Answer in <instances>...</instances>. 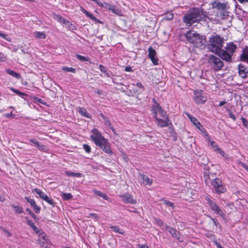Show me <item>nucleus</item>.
Returning a JSON list of instances; mask_svg holds the SVG:
<instances>
[{"instance_id":"f257e3e1","label":"nucleus","mask_w":248,"mask_h":248,"mask_svg":"<svg viewBox=\"0 0 248 248\" xmlns=\"http://www.w3.org/2000/svg\"><path fill=\"white\" fill-rule=\"evenodd\" d=\"M91 132L93 134L90 136L91 139L94 144L105 153L112 155L113 152L110 149L108 140L105 139L97 129L93 128Z\"/></svg>"},{"instance_id":"f03ea898","label":"nucleus","mask_w":248,"mask_h":248,"mask_svg":"<svg viewBox=\"0 0 248 248\" xmlns=\"http://www.w3.org/2000/svg\"><path fill=\"white\" fill-rule=\"evenodd\" d=\"M152 111L158 126L164 127L168 125L169 117L167 115L166 111L157 102H155V104L153 105Z\"/></svg>"},{"instance_id":"7ed1b4c3","label":"nucleus","mask_w":248,"mask_h":248,"mask_svg":"<svg viewBox=\"0 0 248 248\" xmlns=\"http://www.w3.org/2000/svg\"><path fill=\"white\" fill-rule=\"evenodd\" d=\"M224 39L218 35L211 36L209 39L208 48L210 51L218 56L220 51L222 49Z\"/></svg>"},{"instance_id":"20e7f679","label":"nucleus","mask_w":248,"mask_h":248,"mask_svg":"<svg viewBox=\"0 0 248 248\" xmlns=\"http://www.w3.org/2000/svg\"><path fill=\"white\" fill-rule=\"evenodd\" d=\"M237 46L233 42L227 43L225 49H222L219 53L218 57L221 60L228 62H232V56L236 52Z\"/></svg>"},{"instance_id":"39448f33","label":"nucleus","mask_w":248,"mask_h":248,"mask_svg":"<svg viewBox=\"0 0 248 248\" xmlns=\"http://www.w3.org/2000/svg\"><path fill=\"white\" fill-rule=\"evenodd\" d=\"M185 36L186 39L195 47H203L205 45V37L197 33L194 31H189L186 33Z\"/></svg>"},{"instance_id":"423d86ee","label":"nucleus","mask_w":248,"mask_h":248,"mask_svg":"<svg viewBox=\"0 0 248 248\" xmlns=\"http://www.w3.org/2000/svg\"><path fill=\"white\" fill-rule=\"evenodd\" d=\"M202 18L201 11L199 9H195L184 16V21L187 26H189L193 23L200 21Z\"/></svg>"},{"instance_id":"0eeeda50","label":"nucleus","mask_w":248,"mask_h":248,"mask_svg":"<svg viewBox=\"0 0 248 248\" xmlns=\"http://www.w3.org/2000/svg\"><path fill=\"white\" fill-rule=\"evenodd\" d=\"M221 59L219 57L211 54L208 57L207 62L215 71H218L224 66V63Z\"/></svg>"},{"instance_id":"6e6552de","label":"nucleus","mask_w":248,"mask_h":248,"mask_svg":"<svg viewBox=\"0 0 248 248\" xmlns=\"http://www.w3.org/2000/svg\"><path fill=\"white\" fill-rule=\"evenodd\" d=\"M205 200L210 209L216 214L219 215L222 217L224 216L223 211L215 202L210 199L208 197H206Z\"/></svg>"},{"instance_id":"1a4fd4ad","label":"nucleus","mask_w":248,"mask_h":248,"mask_svg":"<svg viewBox=\"0 0 248 248\" xmlns=\"http://www.w3.org/2000/svg\"><path fill=\"white\" fill-rule=\"evenodd\" d=\"M38 243L40 247L45 248L52 244L48 236L44 232L39 234Z\"/></svg>"},{"instance_id":"9d476101","label":"nucleus","mask_w":248,"mask_h":248,"mask_svg":"<svg viewBox=\"0 0 248 248\" xmlns=\"http://www.w3.org/2000/svg\"><path fill=\"white\" fill-rule=\"evenodd\" d=\"M212 185L217 193H224L226 189L222 184V181L219 178H216L212 182Z\"/></svg>"},{"instance_id":"9b49d317","label":"nucleus","mask_w":248,"mask_h":248,"mask_svg":"<svg viewBox=\"0 0 248 248\" xmlns=\"http://www.w3.org/2000/svg\"><path fill=\"white\" fill-rule=\"evenodd\" d=\"M33 190L39 196L41 199L45 201L49 204L52 205L53 207L55 206L53 199L49 198L47 195L44 192H42L41 190L38 188H35Z\"/></svg>"},{"instance_id":"f8f14e48","label":"nucleus","mask_w":248,"mask_h":248,"mask_svg":"<svg viewBox=\"0 0 248 248\" xmlns=\"http://www.w3.org/2000/svg\"><path fill=\"white\" fill-rule=\"evenodd\" d=\"M206 97L203 95L202 92H195L193 100L196 104H203L206 101Z\"/></svg>"},{"instance_id":"ddd939ff","label":"nucleus","mask_w":248,"mask_h":248,"mask_svg":"<svg viewBox=\"0 0 248 248\" xmlns=\"http://www.w3.org/2000/svg\"><path fill=\"white\" fill-rule=\"evenodd\" d=\"M164 229L168 232L171 235L177 239L178 240L180 241V235L179 232L177 231L176 229L165 224L164 226Z\"/></svg>"},{"instance_id":"4468645a","label":"nucleus","mask_w":248,"mask_h":248,"mask_svg":"<svg viewBox=\"0 0 248 248\" xmlns=\"http://www.w3.org/2000/svg\"><path fill=\"white\" fill-rule=\"evenodd\" d=\"M156 55V51L152 47H149L148 48V57L151 59L154 65H157L158 64V60L155 57Z\"/></svg>"},{"instance_id":"2eb2a0df","label":"nucleus","mask_w":248,"mask_h":248,"mask_svg":"<svg viewBox=\"0 0 248 248\" xmlns=\"http://www.w3.org/2000/svg\"><path fill=\"white\" fill-rule=\"evenodd\" d=\"M122 198V201L124 203H128L131 204H135L137 203V201L134 199L132 196L129 193H125L120 196Z\"/></svg>"},{"instance_id":"dca6fc26","label":"nucleus","mask_w":248,"mask_h":248,"mask_svg":"<svg viewBox=\"0 0 248 248\" xmlns=\"http://www.w3.org/2000/svg\"><path fill=\"white\" fill-rule=\"evenodd\" d=\"M241 61L247 62L248 64V46H246L242 50V53L239 56Z\"/></svg>"},{"instance_id":"f3484780","label":"nucleus","mask_w":248,"mask_h":248,"mask_svg":"<svg viewBox=\"0 0 248 248\" xmlns=\"http://www.w3.org/2000/svg\"><path fill=\"white\" fill-rule=\"evenodd\" d=\"M25 199L28 202L30 203L35 212L37 213H39L40 211V208L36 205L35 202L33 199H31L28 197H26Z\"/></svg>"},{"instance_id":"a211bd4d","label":"nucleus","mask_w":248,"mask_h":248,"mask_svg":"<svg viewBox=\"0 0 248 248\" xmlns=\"http://www.w3.org/2000/svg\"><path fill=\"white\" fill-rule=\"evenodd\" d=\"M246 70L247 68L244 65L242 64H239L238 65L239 75L241 78H245L247 77L248 71Z\"/></svg>"},{"instance_id":"6ab92c4d","label":"nucleus","mask_w":248,"mask_h":248,"mask_svg":"<svg viewBox=\"0 0 248 248\" xmlns=\"http://www.w3.org/2000/svg\"><path fill=\"white\" fill-rule=\"evenodd\" d=\"M29 141L33 143L34 145L38 148V150L41 151H44L46 150V147L45 146L43 145L40 144V143L39 141H37L36 139H30L29 140Z\"/></svg>"},{"instance_id":"aec40b11","label":"nucleus","mask_w":248,"mask_h":248,"mask_svg":"<svg viewBox=\"0 0 248 248\" xmlns=\"http://www.w3.org/2000/svg\"><path fill=\"white\" fill-rule=\"evenodd\" d=\"M186 115L188 118L191 122L196 127L199 126L201 123L194 116L190 115L189 113L186 112Z\"/></svg>"},{"instance_id":"412c9836","label":"nucleus","mask_w":248,"mask_h":248,"mask_svg":"<svg viewBox=\"0 0 248 248\" xmlns=\"http://www.w3.org/2000/svg\"><path fill=\"white\" fill-rule=\"evenodd\" d=\"M217 15L218 16L220 17L221 19H228L230 18V16L229 15V13L225 10L219 11V12L217 13Z\"/></svg>"},{"instance_id":"4be33fe9","label":"nucleus","mask_w":248,"mask_h":248,"mask_svg":"<svg viewBox=\"0 0 248 248\" xmlns=\"http://www.w3.org/2000/svg\"><path fill=\"white\" fill-rule=\"evenodd\" d=\"M226 5L225 3H221L220 2H215L213 4V7L217 9L219 11L225 10Z\"/></svg>"},{"instance_id":"5701e85b","label":"nucleus","mask_w":248,"mask_h":248,"mask_svg":"<svg viewBox=\"0 0 248 248\" xmlns=\"http://www.w3.org/2000/svg\"><path fill=\"white\" fill-rule=\"evenodd\" d=\"M141 176V178L143 180V183L144 184L146 185H151L153 183V180L150 179L148 176L145 175H140Z\"/></svg>"},{"instance_id":"b1692460","label":"nucleus","mask_w":248,"mask_h":248,"mask_svg":"<svg viewBox=\"0 0 248 248\" xmlns=\"http://www.w3.org/2000/svg\"><path fill=\"white\" fill-rule=\"evenodd\" d=\"M5 71L7 74H8L9 75H10L14 77H15L17 79H19L21 78L20 75L18 73L15 72L13 70H11L10 69H6Z\"/></svg>"},{"instance_id":"393cba45","label":"nucleus","mask_w":248,"mask_h":248,"mask_svg":"<svg viewBox=\"0 0 248 248\" xmlns=\"http://www.w3.org/2000/svg\"><path fill=\"white\" fill-rule=\"evenodd\" d=\"M100 116L102 117V119L103 120L105 124L106 125H108L113 131H114V129L112 126V125L111 124L108 119L106 116L104 115L102 113L100 114Z\"/></svg>"},{"instance_id":"a878e982","label":"nucleus","mask_w":248,"mask_h":248,"mask_svg":"<svg viewBox=\"0 0 248 248\" xmlns=\"http://www.w3.org/2000/svg\"><path fill=\"white\" fill-rule=\"evenodd\" d=\"M33 36L37 39H44L46 37V34L43 32L35 31Z\"/></svg>"},{"instance_id":"bb28decb","label":"nucleus","mask_w":248,"mask_h":248,"mask_svg":"<svg viewBox=\"0 0 248 248\" xmlns=\"http://www.w3.org/2000/svg\"><path fill=\"white\" fill-rule=\"evenodd\" d=\"M93 192L94 195L101 197L105 200H108V198L106 194L103 193L99 190L94 189Z\"/></svg>"},{"instance_id":"cd10ccee","label":"nucleus","mask_w":248,"mask_h":248,"mask_svg":"<svg viewBox=\"0 0 248 248\" xmlns=\"http://www.w3.org/2000/svg\"><path fill=\"white\" fill-rule=\"evenodd\" d=\"M80 10L84 13L87 16L89 17L90 19L93 20H96V17L94 16L92 14L89 13L87 10H86L84 8H83L82 7H80Z\"/></svg>"},{"instance_id":"c85d7f7f","label":"nucleus","mask_w":248,"mask_h":248,"mask_svg":"<svg viewBox=\"0 0 248 248\" xmlns=\"http://www.w3.org/2000/svg\"><path fill=\"white\" fill-rule=\"evenodd\" d=\"M63 200L68 201L73 198L72 195L70 193H62L61 195Z\"/></svg>"},{"instance_id":"c756f323","label":"nucleus","mask_w":248,"mask_h":248,"mask_svg":"<svg viewBox=\"0 0 248 248\" xmlns=\"http://www.w3.org/2000/svg\"><path fill=\"white\" fill-rule=\"evenodd\" d=\"M78 111L82 116L87 118H90V114L87 112L85 108H79Z\"/></svg>"},{"instance_id":"7c9ffc66","label":"nucleus","mask_w":248,"mask_h":248,"mask_svg":"<svg viewBox=\"0 0 248 248\" xmlns=\"http://www.w3.org/2000/svg\"><path fill=\"white\" fill-rule=\"evenodd\" d=\"M114 232L121 234H124V232L123 230H120L117 226H112L110 227Z\"/></svg>"},{"instance_id":"2f4dec72","label":"nucleus","mask_w":248,"mask_h":248,"mask_svg":"<svg viewBox=\"0 0 248 248\" xmlns=\"http://www.w3.org/2000/svg\"><path fill=\"white\" fill-rule=\"evenodd\" d=\"M109 11H111L112 13L119 15L120 11L119 9L117 8L115 6L110 4L108 9Z\"/></svg>"},{"instance_id":"473e14b6","label":"nucleus","mask_w":248,"mask_h":248,"mask_svg":"<svg viewBox=\"0 0 248 248\" xmlns=\"http://www.w3.org/2000/svg\"><path fill=\"white\" fill-rule=\"evenodd\" d=\"M65 174L67 176H74V177H80L82 176V174L81 173H79V172L75 173V172H70V171H66Z\"/></svg>"},{"instance_id":"72a5a7b5","label":"nucleus","mask_w":248,"mask_h":248,"mask_svg":"<svg viewBox=\"0 0 248 248\" xmlns=\"http://www.w3.org/2000/svg\"><path fill=\"white\" fill-rule=\"evenodd\" d=\"M27 224L28 225L31 226L35 232H38V228L35 225L34 223L32 221L28 220Z\"/></svg>"},{"instance_id":"f704fd0d","label":"nucleus","mask_w":248,"mask_h":248,"mask_svg":"<svg viewBox=\"0 0 248 248\" xmlns=\"http://www.w3.org/2000/svg\"><path fill=\"white\" fill-rule=\"evenodd\" d=\"M12 207L15 209V212L16 214H21L23 212L22 208L18 205H12Z\"/></svg>"},{"instance_id":"c9c22d12","label":"nucleus","mask_w":248,"mask_h":248,"mask_svg":"<svg viewBox=\"0 0 248 248\" xmlns=\"http://www.w3.org/2000/svg\"><path fill=\"white\" fill-rule=\"evenodd\" d=\"M62 70L66 72H71L73 73H76V69L72 67H63L62 68Z\"/></svg>"},{"instance_id":"e433bc0d","label":"nucleus","mask_w":248,"mask_h":248,"mask_svg":"<svg viewBox=\"0 0 248 248\" xmlns=\"http://www.w3.org/2000/svg\"><path fill=\"white\" fill-rule=\"evenodd\" d=\"M173 14L172 13L169 12L166 13V15H165L163 19L164 20H171L173 18Z\"/></svg>"},{"instance_id":"4c0bfd02","label":"nucleus","mask_w":248,"mask_h":248,"mask_svg":"<svg viewBox=\"0 0 248 248\" xmlns=\"http://www.w3.org/2000/svg\"><path fill=\"white\" fill-rule=\"evenodd\" d=\"M99 69L101 72H103L107 77H110V75L109 74L108 72L107 71L106 68L105 66L100 64L99 65Z\"/></svg>"},{"instance_id":"58836bf2","label":"nucleus","mask_w":248,"mask_h":248,"mask_svg":"<svg viewBox=\"0 0 248 248\" xmlns=\"http://www.w3.org/2000/svg\"><path fill=\"white\" fill-rule=\"evenodd\" d=\"M77 58L81 61L88 62L89 58L87 57L81 56L78 54L76 55Z\"/></svg>"},{"instance_id":"ea45409f","label":"nucleus","mask_w":248,"mask_h":248,"mask_svg":"<svg viewBox=\"0 0 248 248\" xmlns=\"http://www.w3.org/2000/svg\"><path fill=\"white\" fill-rule=\"evenodd\" d=\"M110 5V4H109V3H108L107 2H101L99 6L101 8L108 10Z\"/></svg>"},{"instance_id":"a19ab883","label":"nucleus","mask_w":248,"mask_h":248,"mask_svg":"<svg viewBox=\"0 0 248 248\" xmlns=\"http://www.w3.org/2000/svg\"><path fill=\"white\" fill-rule=\"evenodd\" d=\"M210 144L212 146V148L215 151L217 152H219V150L220 149V148H219V147L217 144H216L214 141L210 142Z\"/></svg>"},{"instance_id":"79ce46f5","label":"nucleus","mask_w":248,"mask_h":248,"mask_svg":"<svg viewBox=\"0 0 248 248\" xmlns=\"http://www.w3.org/2000/svg\"><path fill=\"white\" fill-rule=\"evenodd\" d=\"M66 24L69 27L70 30H76V28L75 26L74 25L72 24V23H71L70 22H69L68 21H66Z\"/></svg>"},{"instance_id":"37998d69","label":"nucleus","mask_w":248,"mask_h":248,"mask_svg":"<svg viewBox=\"0 0 248 248\" xmlns=\"http://www.w3.org/2000/svg\"><path fill=\"white\" fill-rule=\"evenodd\" d=\"M197 128H198L200 130V131L201 132H202V133H203L204 135L207 134V131H206L205 128H204V127L202 126V125L201 124L199 126H198Z\"/></svg>"},{"instance_id":"c03bdc74","label":"nucleus","mask_w":248,"mask_h":248,"mask_svg":"<svg viewBox=\"0 0 248 248\" xmlns=\"http://www.w3.org/2000/svg\"><path fill=\"white\" fill-rule=\"evenodd\" d=\"M83 148L86 152L89 153L91 152V148L88 144H84L83 145Z\"/></svg>"},{"instance_id":"a18cd8bd","label":"nucleus","mask_w":248,"mask_h":248,"mask_svg":"<svg viewBox=\"0 0 248 248\" xmlns=\"http://www.w3.org/2000/svg\"><path fill=\"white\" fill-rule=\"evenodd\" d=\"M57 19L58 21L61 23H63L64 24H66V21H67L66 19H65L62 16H57Z\"/></svg>"},{"instance_id":"49530a36","label":"nucleus","mask_w":248,"mask_h":248,"mask_svg":"<svg viewBox=\"0 0 248 248\" xmlns=\"http://www.w3.org/2000/svg\"><path fill=\"white\" fill-rule=\"evenodd\" d=\"M242 123L244 125V126L246 127H248V121L245 118L242 117L241 118Z\"/></svg>"},{"instance_id":"de8ad7c7","label":"nucleus","mask_w":248,"mask_h":248,"mask_svg":"<svg viewBox=\"0 0 248 248\" xmlns=\"http://www.w3.org/2000/svg\"><path fill=\"white\" fill-rule=\"evenodd\" d=\"M2 230L4 233H5V235L7 236L8 237H10L12 236V233L6 229L2 228Z\"/></svg>"},{"instance_id":"09e8293b","label":"nucleus","mask_w":248,"mask_h":248,"mask_svg":"<svg viewBox=\"0 0 248 248\" xmlns=\"http://www.w3.org/2000/svg\"><path fill=\"white\" fill-rule=\"evenodd\" d=\"M16 115L13 114L12 112L9 113H6L4 114V116L6 118L12 117V118H14Z\"/></svg>"},{"instance_id":"8fccbe9b","label":"nucleus","mask_w":248,"mask_h":248,"mask_svg":"<svg viewBox=\"0 0 248 248\" xmlns=\"http://www.w3.org/2000/svg\"><path fill=\"white\" fill-rule=\"evenodd\" d=\"M228 113H229V117L231 118V119H232L233 121H235L236 117H235V115L229 110L228 111Z\"/></svg>"},{"instance_id":"3c124183","label":"nucleus","mask_w":248,"mask_h":248,"mask_svg":"<svg viewBox=\"0 0 248 248\" xmlns=\"http://www.w3.org/2000/svg\"><path fill=\"white\" fill-rule=\"evenodd\" d=\"M89 215L90 217H92L93 219H95L96 220H98L99 219L98 216L95 213H90L89 214Z\"/></svg>"},{"instance_id":"603ef678","label":"nucleus","mask_w":248,"mask_h":248,"mask_svg":"<svg viewBox=\"0 0 248 248\" xmlns=\"http://www.w3.org/2000/svg\"><path fill=\"white\" fill-rule=\"evenodd\" d=\"M136 86L140 89V91L144 90V87L140 82H137Z\"/></svg>"},{"instance_id":"864d4df0","label":"nucleus","mask_w":248,"mask_h":248,"mask_svg":"<svg viewBox=\"0 0 248 248\" xmlns=\"http://www.w3.org/2000/svg\"><path fill=\"white\" fill-rule=\"evenodd\" d=\"M26 211L27 212H28L29 213V214L30 215H31V216L34 218H35L36 217V216L35 215V214L29 208H27L26 209Z\"/></svg>"},{"instance_id":"5fc2aeb1","label":"nucleus","mask_w":248,"mask_h":248,"mask_svg":"<svg viewBox=\"0 0 248 248\" xmlns=\"http://www.w3.org/2000/svg\"><path fill=\"white\" fill-rule=\"evenodd\" d=\"M165 204L167 205L168 206L171 207L172 208H174V205L173 202H170V201H165Z\"/></svg>"},{"instance_id":"6e6d98bb","label":"nucleus","mask_w":248,"mask_h":248,"mask_svg":"<svg viewBox=\"0 0 248 248\" xmlns=\"http://www.w3.org/2000/svg\"><path fill=\"white\" fill-rule=\"evenodd\" d=\"M240 164L242 167L244 168L248 172V166L247 165L243 162H240Z\"/></svg>"},{"instance_id":"4d7b16f0","label":"nucleus","mask_w":248,"mask_h":248,"mask_svg":"<svg viewBox=\"0 0 248 248\" xmlns=\"http://www.w3.org/2000/svg\"><path fill=\"white\" fill-rule=\"evenodd\" d=\"M156 223L158 225L163 226V228H164L165 225H164L163 222L162 221V220H161V219H157L156 221Z\"/></svg>"},{"instance_id":"13d9d810","label":"nucleus","mask_w":248,"mask_h":248,"mask_svg":"<svg viewBox=\"0 0 248 248\" xmlns=\"http://www.w3.org/2000/svg\"><path fill=\"white\" fill-rule=\"evenodd\" d=\"M11 90L14 92L15 93L18 94V95H21V94H23L22 93H21V92H19L18 90H16V89H15L14 88H11Z\"/></svg>"},{"instance_id":"bf43d9fd","label":"nucleus","mask_w":248,"mask_h":248,"mask_svg":"<svg viewBox=\"0 0 248 248\" xmlns=\"http://www.w3.org/2000/svg\"><path fill=\"white\" fill-rule=\"evenodd\" d=\"M0 36L6 40H9L7 38V35H6L4 33L0 32Z\"/></svg>"},{"instance_id":"052dcab7","label":"nucleus","mask_w":248,"mask_h":248,"mask_svg":"<svg viewBox=\"0 0 248 248\" xmlns=\"http://www.w3.org/2000/svg\"><path fill=\"white\" fill-rule=\"evenodd\" d=\"M139 248H149L147 245H138Z\"/></svg>"},{"instance_id":"680f3d73","label":"nucleus","mask_w":248,"mask_h":248,"mask_svg":"<svg viewBox=\"0 0 248 248\" xmlns=\"http://www.w3.org/2000/svg\"><path fill=\"white\" fill-rule=\"evenodd\" d=\"M213 242L215 244V245L217 247V248H219L221 246V245L219 244V243L217 241L214 240Z\"/></svg>"},{"instance_id":"e2e57ef3","label":"nucleus","mask_w":248,"mask_h":248,"mask_svg":"<svg viewBox=\"0 0 248 248\" xmlns=\"http://www.w3.org/2000/svg\"><path fill=\"white\" fill-rule=\"evenodd\" d=\"M125 71L126 72H131L132 71V69L130 66H126L125 68Z\"/></svg>"},{"instance_id":"0e129e2a","label":"nucleus","mask_w":248,"mask_h":248,"mask_svg":"<svg viewBox=\"0 0 248 248\" xmlns=\"http://www.w3.org/2000/svg\"><path fill=\"white\" fill-rule=\"evenodd\" d=\"M212 220L214 222V224L217 226L218 224H219V223L217 222V220L215 218H211Z\"/></svg>"},{"instance_id":"69168bd1","label":"nucleus","mask_w":248,"mask_h":248,"mask_svg":"<svg viewBox=\"0 0 248 248\" xmlns=\"http://www.w3.org/2000/svg\"><path fill=\"white\" fill-rule=\"evenodd\" d=\"M217 153H219L223 156H224L225 155V152L223 151H222L221 149L219 150V152H217Z\"/></svg>"},{"instance_id":"338daca9","label":"nucleus","mask_w":248,"mask_h":248,"mask_svg":"<svg viewBox=\"0 0 248 248\" xmlns=\"http://www.w3.org/2000/svg\"><path fill=\"white\" fill-rule=\"evenodd\" d=\"M226 103V102L225 101H222L219 102V106L220 107H221L225 105Z\"/></svg>"},{"instance_id":"774afa93","label":"nucleus","mask_w":248,"mask_h":248,"mask_svg":"<svg viewBox=\"0 0 248 248\" xmlns=\"http://www.w3.org/2000/svg\"><path fill=\"white\" fill-rule=\"evenodd\" d=\"M93 1L95 2L97 5H99L101 1H100L99 0H93Z\"/></svg>"}]
</instances>
